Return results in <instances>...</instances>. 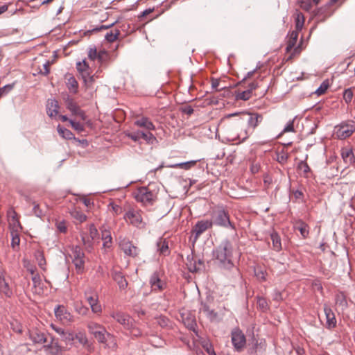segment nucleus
<instances>
[{
	"mask_svg": "<svg viewBox=\"0 0 355 355\" xmlns=\"http://www.w3.org/2000/svg\"><path fill=\"white\" fill-rule=\"evenodd\" d=\"M233 250L232 243L229 240L225 239L214 250L213 256L220 268L234 269L239 274V270L234 267L232 261Z\"/></svg>",
	"mask_w": 355,
	"mask_h": 355,
	"instance_id": "obj_1",
	"label": "nucleus"
},
{
	"mask_svg": "<svg viewBox=\"0 0 355 355\" xmlns=\"http://www.w3.org/2000/svg\"><path fill=\"white\" fill-rule=\"evenodd\" d=\"M243 114L248 115V118L246 120L248 128L241 130V132L238 134V137L241 139L242 141H245L251 135L253 134L256 128L263 119L262 114L257 112H246Z\"/></svg>",
	"mask_w": 355,
	"mask_h": 355,
	"instance_id": "obj_2",
	"label": "nucleus"
},
{
	"mask_svg": "<svg viewBox=\"0 0 355 355\" xmlns=\"http://www.w3.org/2000/svg\"><path fill=\"white\" fill-rule=\"evenodd\" d=\"M211 220L213 225L233 230L236 229L230 220L229 212L223 207H218L213 211Z\"/></svg>",
	"mask_w": 355,
	"mask_h": 355,
	"instance_id": "obj_3",
	"label": "nucleus"
},
{
	"mask_svg": "<svg viewBox=\"0 0 355 355\" xmlns=\"http://www.w3.org/2000/svg\"><path fill=\"white\" fill-rule=\"evenodd\" d=\"M133 195L136 200L144 206L153 205L157 199V193L146 187H139Z\"/></svg>",
	"mask_w": 355,
	"mask_h": 355,
	"instance_id": "obj_4",
	"label": "nucleus"
},
{
	"mask_svg": "<svg viewBox=\"0 0 355 355\" xmlns=\"http://www.w3.org/2000/svg\"><path fill=\"white\" fill-rule=\"evenodd\" d=\"M355 132V121L347 120L342 121L334 127V135L338 139L349 137Z\"/></svg>",
	"mask_w": 355,
	"mask_h": 355,
	"instance_id": "obj_5",
	"label": "nucleus"
},
{
	"mask_svg": "<svg viewBox=\"0 0 355 355\" xmlns=\"http://www.w3.org/2000/svg\"><path fill=\"white\" fill-rule=\"evenodd\" d=\"M141 214V210L131 208L125 212L123 217L127 223L139 229H142L146 227V223Z\"/></svg>",
	"mask_w": 355,
	"mask_h": 355,
	"instance_id": "obj_6",
	"label": "nucleus"
},
{
	"mask_svg": "<svg viewBox=\"0 0 355 355\" xmlns=\"http://www.w3.org/2000/svg\"><path fill=\"white\" fill-rule=\"evenodd\" d=\"M94 336L99 343L103 344L105 347L115 349L117 347L115 337L107 331L105 327L103 330L96 332Z\"/></svg>",
	"mask_w": 355,
	"mask_h": 355,
	"instance_id": "obj_7",
	"label": "nucleus"
},
{
	"mask_svg": "<svg viewBox=\"0 0 355 355\" xmlns=\"http://www.w3.org/2000/svg\"><path fill=\"white\" fill-rule=\"evenodd\" d=\"M213 223L210 220H198L191 230V237L193 238V243H195L199 239L200 235L206 230L211 228Z\"/></svg>",
	"mask_w": 355,
	"mask_h": 355,
	"instance_id": "obj_8",
	"label": "nucleus"
},
{
	"mask_svg": "<svg viewBox=\"0 0 355 355\" xmlns=\"http://www.w3.org/2000/svg\"><path fill=\"white\" fill-rule=\"evenodd\" d=\"M86 300L88 302L92 311L94 313L99 314L102 312L101 305L98 302V295L92 288L85 293Z\"/></svg>",
	"mask_w": 355,
	"mask_h": 355,
	"instance_id": "obj_9",
	"label": "nucleus"
},
{
	"mask_svg": "<svg viewBox=\"0 0 355 355\" xmlns=\"http://www.w3.org/2000/svg\"><path fill=\"white\" fill-rule=\"evenodd\" d=\"M232 343L238 352L241 351L246 344L245 336L239 329H234L232 331Z\"/></svg>",
	"mask_w": 355,
	"mask_h": 355,
	"instance_id": "obj_10",
	"label": "nucleus"
},
{
	"mask_svg": "<svg viewBox=\"0 0 355 355\" xmlns=\"http://www.w3.org/2000/svg\"><path fill=\"white\" fill-rule=\"evenodd\" d=\"M111 317L114 318L117 322L123 325L126 329H131L132 327L133 320L132 318L122 312H113L111 313Z\"/></svg>",
	"mask_w": 355,
	"mask_h": 355,
	"instance_id": "obj_11",
	"label": "nucleus"
},
{
	"mask_svg": "<svg viewBox=\"0 0 355 355\" xmlns=\"http://www.w3.org/2000/svg\"><path fill=\"white\" fill-rule=\"evenodd\" d=\"M65 104L67 108L71 112L73 115L80 117L82 120L86 119V115L84 111L80 109V107L72 98L67 96L65 98Z\"/></svg>",
	"mask_w": 355,
	"mask_h": 355,
	"instance_id": "obj_12",
	"label": "nucleus"
},
{
	"mask_svg": "<svg viewBox=\"0 0 355 355\" xmlns=\"http://www.w3.org/2000/svg\"><path fill=\"white\" fill-rule=\"evenodd\" d=\"M119 246L123 252L128 256L135 257L139 254V249L134 245L132 242L127 239L120 241Z\"/></svg>",
	"mask_w": 355,
	"mask_h": 355,
	"instance_id": "obj_13",
	"label": "nucleus"
},
{
	"mask_svg": "<svg viewBox=\"0 0 355 355\" xmlns=\"http://www.w3.org/2000/svg\"><path fill=\"white\" fill-rule=\"evenodd\" d=\"M55 317L63 323H69L73 321V315L64 306H58L54 309Z\"/></svg>",
	"mask_w": 355,
	"mask_h": 355,
	"instance_id": "obj_14",
	"label": "nucleus"
},
{
	"mask_svg": "<svg viewBox=\"0 0 355 355\" xmlns=\"http://www.w3.org/2000/svg\"><path fill=\"white\" fill-rule=\"evenodd\" d=\"M98 230L94 225H90L89 228V236L85 233L81 234L82 241L86 248L92 247V241L98 238Z\"/></svg>",
	"mask_w": 355,
	"mask_h": 355,
	"instance_id": "obj_15",
	"label": "nucleus"
},
{
	"mask_svg": "<svg viewBox=\"0 0 355 355\" xmlns=\"http://www.w3.org/2000/svg\"><path fill=\"white\" fill-rule=\"evenodd\" d=\"M150 284L153 291H160L166 288V283L159 278V273L155 272L150 278Z\"/></svg>",
	"mask_w": 355,
	"mask_h": 355,
	"instance_id": "obj_16",
	"label": "nucleus"
},
{
	"mask_svg": "<svg viewBox=\"0 0 355 355\" xmlns=\"http://www.w3.org/2000/svg\"><path fill=\"white\" fill-rule=\"evenodd\" d=\"M0 293L7 297L12 295V291L5 278V272L3 270H0Z\"/></svg>",
	"mask_w": 355,
	"mask_h": 355,
	"instance_id": "obj_17",
	"label": "nucleus"
},
{
	"mask_svg": "<svg viewBox=\"0 0 355 355\" xmlns=\"http://www.w3.org/2000/svg\"><path fill=\"white\" fill-rule=\"evenodd\" d=\"M111 275L113 280L118 284L121 290L126 289L128 283L121 272L117 270H112L111 272Z\"/></svg>",
	"mask_w": 355,
	"mask_h": 355,
	"instance_id": "obj_18",
	"label": "nucleus"
},
{
	"mask_svg": "<svg viewBox=\"0 0 355 355\" xmlns=\"http://www.w3.org/2000/svg\"><path fill=\"white\" fill-rule=\"evenodd\" d=\"M324 312L326 316V326L328 329L334 328L336 326V319L334 313L327 305L324 306Z\"/></svg>",
	"mask_w": 355,
	"mask_h": 355,
	"instance_id": "obj_19",
	"label": "nucleus"
},
{
	"mask_svg": "<svg viewBox=\"0 0 355 355\" xmlns=\"http://www.w3.org/2000/svg\"><path fill=\"white\" fill-rule=\"evenodd\" d=\"M58 102L55 99H49L46 104V113L49 117L57 116L59 110Z\"/></svg>",
	"mask_w": 355,
	"mask_h": 355,
	"instance_id": "obj_20",
	"label": "nucleus"
},
{
	"mask_svg": "<svg viewBox=\"0 0 355 355\" xmlns=\"http://www.w3.org/2000/svg\"><path fill=\"white\" fill-rule=\"evenodd\" d=\"M52 329L62 336V338L66 343H71L74 340V334L71 331H65L62 328L51 325Z\"/></svg>",
	"mask_w": 355,
	"mask_h": 355,
	"instance_id": "obj_21",
	"label": "nucleus"
},
{
	"mask_svg": "<svg viewBox=\"0 0 355 355\" xmlns=\"http://www.w3.org/2000/svg\"><path fill=\"white\" fill-rule=\"evenodd\" d=\"M75 339L78 340V341L87 350L92 351L93 349L92 344L89 342L85 333L80 331L74 334V340Z\"/></svg>",
	"mask_w": 355,
	"mask_h": 355,
	"instance_id": "obj_22",
	"label": "nucleus"
},
{
	"mask_svg": "<svg viewBox=\"0 0 355 355\" xmlns=\"http://www.w3.org/2000/svg\"><path fill=\"white\" fill-rule=\"evenodd\" d=\"M341 157L347 165H352L355 162V157L352 149L342 148Z\"/></svg>",
	"mask_w": 355,
	"mask_h": 355,
	"instance_id": "obj_23",
	"label": "nucleus"
},
{
	"mask_svg": "<svg viewBox=\"0 0 355 355\" xmlns=\"http://www.w3.org/2000/svg\"><path fill=\"white\" fill-rule=\"evenodd\" d=\"M101 239L103 240V247L105 249H110L112 245V238L109 230H101Z\"/></svg>",
	"mask_w": 355,
	"mask_h": 355,
	"instance_id": "obj_24",
	"label": "nucleus"
},
{
	"mask_svg": "<svg viewBox=\"0 0 355 355\" xmlns=\"http://www.w3.org/2000/svg\"><path fill=\"white\" fill-rule=\"evenodd\" d=\"M77 70L81 73L83 79L85 83H87V76H89V64L83 60L82 62H78L76 64Z\"/></svg>",
	"mask_w": 355,
	"mask_h": 355,
	"instance_id": "obj_25",
	"label": "nucleus"
},
{
	"mask_svg": "<svg viewBox=\"0 0 355 355\" xmlns=\"http://www.w3.org/2000/svg\"><path fill=\"white\" fill-rule=\"evenodd\" d=\"M299 31H293L289 33V37L287 42V46L286 48V51L287 53H289L294 48L298 37Z\"/></svg>",
	"mask_w": 355,
	"mask_h": 355,
	"instance_id": "obj_26",
	"label": "nucleus"
},
{
	"mask_svg": "<svg viewBox=\"0 0 355 355\" xmlns=\"http://www.w3.org/2000/svg\"><path fill=\"white\" fill-rule=\"evenodd\" d=\"M199 312L205 314V315L210 320L216 318L217 315L216 313L211 309L207 304L204 302H201L199 308Z\"/></svg>",
	"mask_w": 355,
	"mask_h": 355,
	"instance_id": "obj_27",
	"label": "nucleus"
},
{
	"mask_svg": "<svg viewBox=\"0 0 355 355\" xmlns=\"http://www.w3.org/2000/svg\"><path fill=\"white\" fill-rule=\"evenodd\" d=\"M30 338L35 343L42 344L46 342V337L44 333L38 330L33 331L30 334Z\"/></svg>",
	"mask_w": 355,
	"mask_h": 355,
	"instance_id": "obj_28",
	"label": "nucleus"
},
{
	"mask_svg": "<svg viewBox=\"0 0 355 355\" xmlns=\"http://www.w3.org/2000/svg\"><path fill=\"white\" fill-rule=\"evenodd\" d=\"M135 125L138 127L144 128L148 130L155 129V125H153L152 121L146 117H142L139 119L136 120L135 121Z\"/></svg>",
	"mask_w": 355,
	"mask_h": 355,
	"instance_id": "obj_29",
	"label": "nucleus"
},
{
	"mask_svg": "<svg viewBox=\"0 0 355 355\" xmlns=\"http://www.w3.org/2000/svg\"><path fill=\"white\" fill-rule=\"evenodd\" d=\"M264 344V341L261 340L259 342L257 339L254 338L250 344L252 345V347L250 348V354H257L258 352L263 351Z\"/></svg>",
	"mask_w": 355,
	"mask_h": 355,
	"instance_id": "obj_30",
	"label": "nucleus"
},
{
	"mask_svg": "<svg viewBox=\"0 0 355 355\" xmlns=\"http://www.w3.org/2000/svg\"><path fill=\"white\" fill-rule=\"evenodd\" d=\"M186 265L191 272H196L200 270V267L197 266V262L194 259L193 253L187 256Z\"/></svg>",
	"mask_w": 355,
	"mask_h": 355,
	"instance_id": "obj_31",
	"label": "nucleus"
},
{
	"mask_svg": "<svg viewBox=\"0 0 355 355\" xmlns=\"http://www.w3.org/2000/svg\"><path fill=\"white\" fill-rule=\"evenodd\" d=\"M270 239L272 243L273 250L279 252L282 249L279 235L277 232H273L270 234Z\"/></svg>",
	"mask_w": 355,
	"mask_h": 355,
	"instance_id": "obj_32",
	"label": "nucleus"
},
{
	"mask_svg": "<svg viewBox=\"0 0 355 355\" xmlns=\"http://www.w3.org/2000/svg\"><path fill=\"white\" fill-rule=\"evenodd\" d=\"M254 272L255 277L259 281L266 282L267 280V272L263 267L257 266L254 267Z\"/></svg>",
	"mask_w": 355,
	"mask_h": 355,
	"instance_id": "obj_33",
	"label": "nucleus"
},
{
	"mask_svg": "<svg viewBox=\"0 0 355 355\" xmlns=\"http://www.w3.org/2000/svg\"><path fill=\"white\" fill-rule=\"evenodd\" d=\"M197 161L192 160L186 162L177 163L174 164L169 165L168 167L173 168H182L184 170H189L193 167L196 164Z\"/></svg>",
	"mask_w": 355,
	"mask_h": 355,
	"instance_id": "obj_34",
	"label": "nucleus"
},
{
	"mask_svg": "<svg viewBox=\"0 0 355 355\" xmlns=\"http://www.w3.org/2000/svg\"><path fill=\"white\" fill-rule=\"evenodd\" d=\"M67 86L71 92L73 94L77 93L78 83L73 76H70L69 78H67Z\"/></svg>",
	"mask_w": 355,
	"mask_h": 355,
	"instance_id": "obj_35",
	"label": "nucleus"
},
{
	"mask_svg": "<svg viewBox=\"0 0 355 355\" xmlns=\"http://www.w3.org/2000/svg\"><path fill=\"white\" fill-rule=\"evenodd\" d=\"M336 303L342 306L343 309H346L348 306L346 300V296L343 292H338L336 295Z\"/></svg>",
	"mask_w": 355,
	"mask_h": 355,
	"instance_id": "obj_36",
	"label": "nucleus"
},
{
	"mask_svg": "<svg viewBox=\"0 0 355 355\" xmlns=\"http://www.w3.org/2000/svg\"><path fill=\"white\" fill-rule=\"evenodd\" d=\"M87 327L89 334H92L93 336L95 335L96 332H98L99 331L103 330L104 328L103 325L92 321L87 323Z\"/></svg>",
	"mask_w": 355,
	"mask_h": 355,
	"instance_id": "obj_37",
	"label": "nucleus"
},
{
	"mask_svg": "<svg viewBox=\"0 0 355 355\" xmlns=\"http://www.w3.org/2000/svg\"><path fill=\"white\" fill-rule=\"evenodd\" d=\"M71 257L73 259H85V254L78 245L73 246L71 248Z\"/></svg>",
	"mask_w": 355,
	"mask_h": 355,
	"instance_id": "obj_38",
	"label": "nucleus"
},
{
	"mask_svg": "<svg viewBox=\"0 0 355 355\" xmlns=\"http://www.w3.org/2000/svg\"><path fill=\"white\" fill-rule=\"evenodd\" d=\"M35 257L37 262L38 266L42 269L45 270L46 259L44 258V253L40 250H37L35 252Z\"/></svg>",
	"mask_w": 355,
	"mask_h": 355,
	"instance_id": "obj_39",
	"label": "nucleus"
},
{
	"mask_svg": "<svg viewBox=\"0 0 355 355\" xmlns=\"http://www.w3.org/2000/svg\"><path fill=\"white\" fill-rule=\"evenodd\" d=\"M120 35V31L118 29L111 30L107 32L105 35V39L108 42H113L118 39Z\"/></svg>",
	"mask_w": 355,
	"mask_h": 355,
	"instance_id": "obj_40",
	"label": "nucleus"
},
{
	"mask_svg": "<svg viewBox=\"0 0 355 355\" xmlns=\"http://www.w3.org/2000/svg\"><path fill=\"white\" fill-rule=\"evenodd\" d=\"M58 132L62 137L66 139H71L73 138V134L69 130L61 127L60 125L58 126Z\"/></svg>",
	"mask_w": 355,
	"mask_h": 355,
	"instance_id": "obj_41",
	"label": "nucleus"
},
{
	"mask_svg": "<svg viewBox=\"0 0 355 355\" xmlns=\"http://www.w3.org/2000/svg\"><path fill=\"white\" fill-rule=\"evenodd\" d=\"M304 17L303 14L300 12H297L296 13L295 17V29L297 31H300L304 26Z\"/></svg>",
	"mask_w": 355,
	"mask_h": 355,
	"instance_id": "obj_42",
	"label": "nucleus"
},
{
	"mask_svg": "<svg viewBox=\"0 0 355 355\" xmlns=\"http://www.w3.org/2000/svg\"><path fill=\"white\" fill-rule=\"evenodd\" d=\"M297 169L302 171L304 177L307 178L309 173L311 171V168L306 161H300L297 165Z\"/></svg>",
	"mask_w": 355,
	"mask_h": 355,
	"instance_id": "obj_43",
	"label": "nucleus"
},
{
	"mask_svg": "<svg viewBox=\"0 0 355 355\" xmlns=\"http://www.w3.org/2000/svg\"><path fill=\"white\" fill-rule=\"evenodd\" d=\"M78 273H82L85 268V259H77L72 260Z\"/></svg>",
	"mask_w": 355,
	"mask_h": 355,
	"instance_id": "obj_44",
	"label": "nucleus"
},
{
	"mask_svg": "<svg viewBox=\"0 0 355 355\" xmlns=\"http://www.w3.org/2000/svg\"><path fill=\"white\" fill-rule=\"evenodd\" d=\"M11 234V246L13 249H15L17 247L19 246L20 243V239L19 236V232L16 231H10Z\"/></svg>",
	"mask_w": 355,
	"mask_h": 355,
	"instance_id": "obj_45",
	"label": "nucleus"
},
{
	"mask_svg": "<svg viewBox=\"0 0 355 355\" xmlns=\"http://www.w3.org/2000/svg\"><path fill=\"white\" fill-rule=\"evenodd\" d=\"M125 135L127 137L131 139L132 141L139 142L141 139V130H137L135 132L126 131L125 132Z\"/></svg>",
	"mask_w": 355,
	"mask_h": 355,
	"instance_id": "obj_46",
	"label": "nucleus"
},
{
	"mask_svg": "<svg viewBox=\"0 0 355 355\" xmlns=\"http://www.w3.org/2000/svg\"><path fill=\"white\" fill-rule=\"evenodd\" d=\"M157 247L161 254L166 255L168 253V243L165 240H160L157 242Z\"/></svg>",
	"mask_w": 355,
	"mask_h": 355,
	"instance_id": "obj_47",
	"label": "nucleus"
},
{
	"mask_svg": "<svg viewBox=\"0 0 355 355\" xmlns=\"http://www.w3.org/2000/svg\"><path fill=\"white\" fill-rule=\"evenodd\" d=\"M72 217L79 221L80 223H83L86 220L87 216L82 211L74 210L71 213Z\"/></svg>",
	"mask_w": 355,
	"mask_h": 355,
	"instance_id": "obj_48",
	"label": "nucleus"
},
{
	"mask_svg": "<svg viewBox=\"0 0 355 355\" xmlns=\"http://www.w3.org/2000/svg\"><path fill=\"white\" fill-rule=\"evenodd\" d=\"M354 94L352 88H347L343 92V99L347 104H349L352 102Z\"/></svg>",
	"mask_w": 355,
	"mask_h": 355,
	"instance_id": "obj_49",
	"label": "nucleus"
},
{
	"mask_svg": "<svg viewBox=\"0 0 355 355\" xmlns=\"http://www.w3.org/2000/svg\"><path fill=\"white\" fill-rule=\"evenodd\" d=\"M55 227L58 231L60 233H66L67 231V227L66 225V221L64 220H55Z\"/></svg>",
	"mask_w": 355,
	"mask_h": 355,
	"instance_id": "obj_50",
	"label": "nucleus"
},
{
	"mask_svg": "<svg viewBox=\"0 0 355 355\" xmlns=\"http://www.w3.org/2000/svg\"><path fill=\"white\" fill-rule=\"evenodd\" d=\"M184 324L186 327L193 331H195V329L196 327V320L193 318H187L184 320Z\"/></svg>",
	"mask_w": 355,
	"mask_h": 355,
	"instance_id": "obj_51",
	"label": "nucleus"
},
{
	"mask_svg": "<svg viewBox=\"0 0 355 355\" xmlns=\"http://www.w3.org/2000/svg\"><path fill=\"white\" fill-rule=\"evenodd\" d=\"M328 87H329L328 80H324V81H323L322 83L320 86L316 89L315 93L318 96L322 95V94H324L326 92V91L327 90Z\"/></svg>",
	"mask_w": 355,
	"mask_h": 355,
	"instance_id": "obj_52",
	"label": "nucleus"
},
{
	"mask_svg": "<svg viewBox=\"0 0 355 355\" xmlns=\"http://www.w3.org/2000/svg\"><path fill=\"white\" fill-rule=\"evenodd\" d=\"M10 227L11 231L19 232L22 227L19 219H11L10 220Z\"/></svg>",
	"mask_w": 355,
	"mask_h": 355,
	"instance_id": "obj_53",
	"label": "nucleus"
},
{
	"mask_svg": "<svg viewBox=\"0 0 355 355\" xmlns=\"http://www.w3.org/2000/svg\"><path fill=\"white\" fill-rule=\"evenodd\" d=\"M296 228L300 231L302 236L303 238H306L309 234V229L307 225L304 223H300L299 226H297Z\"/></svg>",
	"mask_w": 355,
	"mask_h": 355,
	"instance_id": "obj_54",
	"label": "nucleus"
},
{
	"mask_svg": "<svg viewBox=\"0 0 355 355\" xmlns=\"http://www.w3.org/2000/svg\"><path fill=\"white\" fill-rule=\"evenodd\" d=\"M257 306L263 311H266L268 309V305L266 300L262 297H257Z\"/></svg>",
	"mask_w": 355,
	"mask_h": 355,
	"instance_id": "obj_55",
	"label": "nucleus"
},
{
	"mask_svg": "<svg viewBox=\"0 0 355 355\" xmlns=\"http://www.w3.org/2000/svg\"><path fill=\"white\" fill-rule=\"evenodd\" d=\"M116 23V21H114V22H112L111 24H106L105 25H101V26H98L94 28H92V30H89V31L90 32H98V31H101L102 30H107L111 27H112Z\"/></svg>",
	"mask_w": 355,
	"mask_h": 355,
	"instance_id": "obj_56",
	"label": "nucleus"
},
{
	"mask_svg": "<svg viewBox=\"0 0 355 355\" xmlns=\"http://www.w3.org/2000/svg\"><path fill=\"white\" fill-rule=\"evenodd\" d=\"M288 159V155L284 153V151L277 153V161L282 164H285L287 162Z\"/></svg>",
	"mask_w": 355,
	"mask_h": 355,
	"instance_id": "obj_57",
	"label": "nucleus"
},
{
	"mask_svg": "<svg viewBox=\"0 0 355 355\" xmlns=\"http://www.w3.org/2000/svg\"><path fill=\"white\" fill-rule=\"evenodd\" d=\"M251 97V93L248 91V90H245V91H243L241 93H239L237 95H236V98L237 99H241V100H243V101H247L248 99H250Z\"/></svg>",
	"mask_w": 355,
	"mask_h": 355,
	"instance_id": "obj_58",
	"label": "nucleus"
},
{
	"mask_svg": "<svg viewBox=\"0 0 355 355\" xmlns=\"http://www.w3.org/2000/svg\"><path fill=\"white\" fill-rule=\"evenodd\" d=\"M69 123L71 125L72 128L77 130L78 132H82L84 130V125L74 121L73 120L70 119Z\"/></svg>",
	"mask_w": 355,
	"mask_h": 355,
	"instance_id": "obj_59",
	"label": "nucleus"
},
{
	"mask_svg": "<svg viewBox=\"0 0 355 355\" xmlns=\"http://www.w3.org/2000/svg\"><path fill=\"white\" fill-rule=\"evenodd\" d=\"M141 139H143L148 143H150L152 140L155 139V138L152 133H146L143 131H141Z\"/></svg>",
	"mask_w": 355,
	"mask_h": 355,
	"instance_id": "obj_60",
	"label": "nucleus"
},
{
	"mask_svg": "<svg viewBox=\"0 0 355 355\" xmlns=\"http://www.w3.org/2000/svg\"><path fill=\"white\" fill-rule=\"evenodd\" d=\"M97 50L95 46L90 47L88 51V58L91 60H95L97 58Z\"/></svg>",
	"mask_w": 355,
	"mask_h": 355,
	"instance_id": "obj_61",
	"label": "nucleus"
},
{
	"mask_svg": "<svg viewBox=\"0 0 355 355\" xmlns=\"http://www.w3.org/2000/svg\"><path fill=\"white\" fill-rule=\"evenodd\" d=\"M13 88L12 85H6L0 88V98L3 96L7 94L9 92H10Z\"/></svg>",
	"mask_w": 355,
	"mask_h": 355,
	"instance_id": "obj_62",
	"label": "nucleus"
},
{
	"mask_svg": "<svg viewBox=\"0 0 355 355\" xmlns=\"http://www.w3.org/2000/svg\"><path fill=\"white\" fill-rule=\"evenodd\" d=\"M10 327L12 329L17 333L22 332L21 325L17 321H13L10 322Z\"/></svg>",
	"mask_w": 355,
	"mask_h": 355,
	"instance_id": "obj_63",
	"label": "nucleus"
},
{
	"mask_svg": "<svg viewBox=\"0 0 355 355\" xmlns=\"http://www.w3.org/2000/svg\"><path fill=\"white\" fill-rule=\"evenodd\" d=\"M203 347L209 355H216L212 345L209 342L205 343Z\"/></svg>",
	"mask_w": 355,
	"mask_h": 355,
	"instance_id": "obj_64",
	"label": "nucleus"
}]
</instances>
